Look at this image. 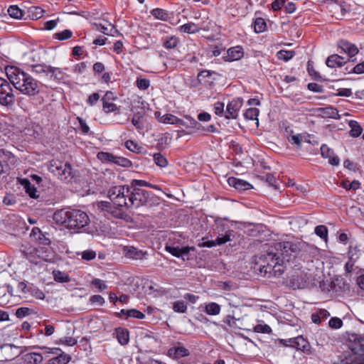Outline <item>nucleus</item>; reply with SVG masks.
Returning a JSON list of instances; mask_svg holds the SVG:
<instances>
[{
	"instance_id": "59",
	"label": "nucleus",
	"mask_w": 364,
	"mask_h": 364,
	"mask_svg": "<svg viewBox=\"0 0 364 364\" xmlns=\"http://www.w3.org/2000/svg\"><path fill=\"white\" fill-rule=\"evenodd\" d=\"M36 348L41 349V350H44L46 351V353H47L55 354L58 355L60 354V353H63L61 349L59 348H48L46 346H37Z\"/></svg>"
},
{
	"instance_id": "60",
	"label": "nucleus",
	"mask_w": 364,
	"mask_h": 364,
	"mask_svg": "<svg viewBox=\"0 0 364 364\" xmlns=\"http://www.w3.org/2000/svg\"><path fill=\"white\" fill-rule=\"evenodd\" d=\"M90 301L93 304H97L100 306H102L105 301V299L100 295H93L90 299Z\"/></svg>"
},
{
	"instance_id": "56",
	"label": "nucleus",
	"mask_w": 364,
	"mask_h": 364,
	"mask_svg": "<svg viewBox=\"0 0 364 364\" xmlns=\"http://www.w3.org/2000/svg\"><path fill=\"white\" fill-rule=\"evenodd\" d=\"M77 342V340L73 337H63L59 341V343L68 346H73L75 345Z\"/></svg>"
},
{
	"instance_id": "48",
	"label": "nucleus",
	"mask_w": 364,
	"mask_h": 364,
	"mask_svg": "<svg viewBox=\"0 0 364 364\" xmlns=\"http://www.w3.org/2000/svg\"><path fill=\"white\" fill-rule=\"evenodd\" d=\"M315 233L322 239H326L328 235L327 228L324 225H318L315 228Z\"/></svg>"
},
{
	"instance_id": "21",
	"label": "nucleus",
	"mask_w": 364,
	"mask_h": 364,
	"mask_svg": "<svg viewBox=\"0 0 364 364\" xmlns=\"http://www.w3.org/2000/svg\"><path fill=\"white\" fill-rule=\"evenodd\" d=\"M230 240V235L225 234L221 237H218L215 240H210L203 242L200 247H212L215 245H220Z\"/></svg>"
},
{
	"instance_id": "57",
	"label": "nucleus",
	"mask_w": 364,
	"mask_h": 364,
	"mask_svg": "<svg viewBox=\"0 0 364 364\" xmlns=\"http://www.w3.org/2000/svg\"><path fill=\"white\" fill-rule=\"evenodd\" d=\"M137 87L140 90H146L150 85V81L145 78L137 79L136 80Z\"/></svg>"
},
{
	"instance_id": "23",
	"label": "nucleus",
	"mask_w": 364,
	"mask_h": 364,
	"mask_svg": "<svg viewBox=\"0 0 364 364\" xmlns=\"http://www.w3.org/2000/svg\"><path fill=\"white\" fill-rule=\"evenodd\" d=\"M21 184L23 186L26 193L32 198H37V190L33 185L31 183L29 180L23 178L21 181Z\"/></svg>"
},
{
	"instance_id": "18",
	"label": "nucleus",
	"mask_w": 364,
	"mask_h": 364,
	"mask_svg": "<svg viewBox=\"0 0 364 364\" xmlns=\"http://www.w3.org/2000/svg\"><path fill=\"white\" fill-rule=\"evenodd\" d=\"M346 61L344 58L337 54H333L329 55L326 61V64L328 67L331 68H340L343 66Z\"/></svg>"
},
{
	"instance_id": "3",
	"label": "nucleus",
	"mask_w": 364,
	"mask_h": 364,
	"mask_svg": "<svg viewBox=\"0 0 364 364\" xmlns=\"http://www.w3.org/2000/svg\"><path fill=\"white\" fill-rule=\"evenodd\" d=\"M53 218L56 223L64 225L70 229L82 228L90 222L85 212L72 208H63L55 211Z\"/></svg>"
},
{
	"instance_id": "20",
	"label": "nucleus",
	"mask_w": 364,
	"mask_h": 364,
	"mask_svg": "<svg viewBox=\"0 0 364 364\" xmlns=\"http://www.w3.org/2000/svg\"><path fill=\"white\" fill-rule=\"evenodd\" d=\"M49 74L51 79L57 81L64 80L68 77L63 69L52 66H50Z\"/></svg>"
},
{
	"instance_id": "27",
	"label": "nucleus",
	"mask_w": 364,
	"mask_h": 364,
	"mask_svg": "<svg viewBox=\"0 0 364 364\" xmlns=\"http://www.w3.org/2000/svg\"><path fill=\"white\" fill-rule=\"evenodd\" d=\"M144 113L137 112H135L132 119V124L138 129L141 130L144 129L143 122Z\"/></svg>"
},
{
	"instance_id": "51",
	"label": "nucleus",
	"mask_w": 364,
	"mask_h": 364,
	"mask_svg": "<svg viewBox=\"0 0 364 364\" xmlns=\"http://www.w3.org/2000/svg\"><path fill=\"white\" fill-rule=\"evenodd\" d=\"M225 105L223 102H217L214 104V112L215 114L218 116H224L225 117V110H224Z\"/></svg>"
},
{
	"instance_id": "9",
	"label": "nucleus",
	"mask_w": 364,
	"mask_h": 364,
	"mask_svg": "<svg viewBox=\"0 0 364 364\" xmlns=\"http://www.w3.org/2000/svg\"><path fill=\"white\" fill-rule=\"evenodd\" d=\"M285 345L296 348L306 355H313L314 353L309 343L303 336H298L285 341Z\"/></svg>"
},
{
	"instance_id": "36",
	"label": "nucleus",
	"mask_w": 364,
	"mask_h": 364,
	"mask_svg": "<svg viewBox=\"0 0 364 364\" xmlns=\"http://www.w3.org/2000/svg\"><path fill=\"white\" fill-rule=\"evenodd\" d=\"M8 14L11 17L16 19H20L23 16V11L16 5L9 6Z\"/></svg>"
},
{
	"instance_id": "39",
	"label": "nucleus",
	"mask_w": 364,
	"mask_h": 364,
	"mask_svg": "<svg viewBox=\"0 0 364 364\" xmlns=\"http://www.w3.org/2000/svg\"><path fill=\"white\" fill-rule=\"evenodd\" d=\"M341 186L342 188L348 191L357 190L360 188V183L357 180H354L351 183H350L348 181H343Z\"/></svg>"
},
{
	"instance_id": "41",
	"label": "nucleus",
	"mask_w": 364,
	"mask_h": 364,
	"mask_svg": "<svg viewBox=\"0 0 364 364\" xmlns=\"http://www.w3.org/2000/svg\"><path fill=\"white\" fill-rule=\"evenodd\" d=\"M259 109L255 107H251L246 110L244 114L245 119L249 120H257V117L259 115Z\"/></svg>"
},
{
	"instance_id": "11",
	"label": "nucleus",
	"mask_w": 364,
	"mask_h": 364,
	"mask_svg": "<svg viewBox=\"0 0 364 364\" xmlns=\"http://www.w3.org/2000/svg\"><path fill=\"white\" fill-rule=\"evenodd\" d=\"M190 354V350L180 342H176L168 350L167 352V355L176 360H178L182 358L188 357Z\"/></svg>"
},
{
	"instance_id": "7",
	"label": "nucleus",
	"mask_w": 364,
	"mask_h": 364,
	"mask_svg": "<svg viewBox=\"0 0 364 364\" xmlns=\"http://www.w3.org/2000/svg\"><path fill=\"white\" fill-rule=\"evenodd\" d=\"M10 81L0 77V105L5 107H11L15 102V96Z\"/></svg>"
},
{
	"instance_id": "17",
	"label": "nucleus",
	"mask_w": 364,
	"mask_h": 364,
	"mask_svg": "<svg viewBox=\"0 0 364 364\" xmlns=\"http://www.w3.org/2000/svg\"><path fill=\"white\" fill-rule=\"evenodd\" d=\"M228 183L230 186H232L239 191L249 190L252 188V185L248 182L235 177H230L228 179Z\"/></svg>"
},
{
	"instance_id": "50",
	"label": "nucleus",
	"mask_w": 364,
	"mask_h": 364,
	"mask_svg": "<svg viewBox=\"0 0 364 364\" xmlns=\"http://www.w3.org/2000/svg\"><path fill=\"white\" fill-rule=\"evenodd\" d=\"M72 36V32L70 30H64L61 32L55 33V37L58 40L63 41L70 38Z\"/></svg>"
},
{
	"instance_id": "52",
	"label": "nucleus",
	"mask_w": 364,
	"mask_h": 364,
	"mask_svg": "<svg viewBox=\"0 0 364 364\" xmlns=\"http://www.w3.org/2000/svg\"><path fill=\"white\" fill-rule=\"evenodd\" d=\"M96 252L91 250L83 251L81 253L82 259L86 261L94 259L96 257Z\"/></svg>"
},
{
	"instance_id": "64",
	"label": "nucleus",
	"mask_w": 364,
	"mask_h": 364,
	"mask_svg": "<svg viewBox=\"0 0 364 364\" xmlns=\"http://www.w3.org/2000/svg\"><path fill=\"white\" fill-rule=\"evenodd\" d=\"M353 73H355L356 74L364 73V61L356 65L353 68Z\"/></svg>"
},
{
	"instance_id": "16",
	"label": "nucleus",
	"mask_w": 364,
	"mask_h": 364,
	"mask_svg": "<svg viewBox=\"0 0 364 364\" xmlns=\"http://www.w3.org/2000/svg\"><path fill=\"white\" fill-rule=\"evenodd\" d=\"M165 250L171 254L173 256H175L176 257H180L183 255H187L191 250H194V247H173L171 245H166L165 247Z\"/></svg>"
},
{
	"instance_id": "54",
	"label": "nucleus",
	"mask_w": 364,
	"mask_h": 364,
	"mask_svg": "<svg viewBox=\"0 0 364 364\" xmlns=\"http://www.w3.org/2000/svg\"><path fill=\"white\" fill-rule=\"evenodd\" d=\"M91 284L97 288L99 291H103L107 288V285L105 282L97 278L92 279Z\"/></svg>"
},
{
	"instance_id": "47",
	"label": "nucleus",
	"mask_w": 364,
	"mask_h": 364,
	"mask_svg": "<svg viewBox=\"0 0 364 364\" xmlns=\"http://www.w3.org/2000/svg\"><path fill=\"white\" fill-rule=\"evenodd\" d=\"M126 316L127 317H133L139 319H142L145 317L142 312L134 309L127 310L126 311Z\"/></svg>"
},
{
	"instance_id": "6",
	"label": "nucleus",
	"mask_w": 364,
	"mask_h": 364,
	"mask_svg": "<svg viewBox=\"0 0 364 364\" xmlns=\"http://www.w3.org/2000/svg\"><path fill=\"white\" fill-rule=\"evenodd\" d=\"M130 188L129 209L137 208L145 205L150 197V193L139 187Z\"/></svg>"
},
{
	"instance_id": "34",
	"label": "nucleus",
	"mask_w": 364,
	"mask_h": 364,
	"mask_svg": "<svg viewBox=\"0 0 364 364\" xmlns=\"http://www.w3.org/2000/svg\"><path fill=\"white\" fill-rule=\"evenodd\" d=\"M97 206L102 211H107L112 215V211L115 209L111 201H100L97 203Z\"/></svg>"
},
{
	"instance_id": "30",
	"label": "nucleus",
	"mask_w": 364,
	"mask_h": 364,
	"mask_svg": "<svg viewBox=\"0 0 364 364\" xmlns=\"http://www.w3.org/2000/svg\"><path fill=\"white\" fill-rule=\"evenodd\" d=\"M53 275L57 282L66 283L70 281V277L67 273L59 270H53Z\"/></svg>"
},
{
	"instance_id": "45",
	"label": "nucleus",
	"mask_w": 364,
	"mask_h": 364,
	"mask_svg": "<svg viewBox=\"0 0 364 364\" xmlns=\"http://www.w3.org/2000/svg\"><path fill=\"white\" fill-rule=\"evenodd\" d=\"M173 310L178 313H185L187 310V306L184 301H177L173 304Z\"/></svg>"
},
{
	"instance_id": "37",
	"label": "nucleus",
	"mask_w": 364,
	"mask_h": 364,
	"mask_svg": "<svg viewBox=\"0 0 364 364\" xmlns=\"http://www.w3.org/2000/svg\"><path fill=\"white\" fill-rule=\"evenodd\" d=\"M50 65H47L46 64H37L32 65V71L37 74L45 73L46 75L49 74L50 72Z\"/></svg>"
},
{
	"instance_id": "2",
	"label": "nucleus",
	"mask_w": 364,
	"mask_h": 364,
	"mask_svg": "<svg viewBox=\"0 0 364 364\" xmlns=\"http://www.w3.org/2000/svg\"><path fill=\"white\" fill-rule=\"evenodd\" d=\"M5 72L11 85L22 95L33 97L39 94L41 83L22 69L16 66H7Z\"/></svg>"
},
{
	"instance_id": "5",
	"label": "nucleus",
	"mask_w": 364,
	"mask_h": 364,
	"mask_svg": "<svg viewBox=\"0 0 364 364\" xmlns=\"http://www.w3.org/2000/svg\"><path fill=\"white\" fill-rule=\"evenodd\" d=\"M49 171L65 182H70L74 177L73 168L69 163H63L57 159L50 161Z\"/></svg>"
},
{
	"instance_id": "31",
	"label": "nucleus",
	"mask_w": 364,
	"mask_h": 364,
	"mask_svg": "<svg viewBox=\"0 0 364 364\" xmlns=\"http://www.w3.org/2000/svg\"><path fill=\"white\" fill-rule=\"evenodd\" d=\"M321 113L323 116L326 117H330L333 119H340L338 110L332 107H328L322 109Z\"/></svg>"
},
{
	"instance_id": "22",
	"label": "nucleus",
	"mask_w": 364,
	"mask_h": 364,
	"mask_svg": "<svg viewBox=\"0 0 364 364\" xmlns=\"http://www.w3.org/2000/svg\"><path fill=\"white\" fill-rule=\"evenodd\" d=\"M125 251L126 257L134 259H141L146 255V252H144L134 247H127Z\"/></svg>"
},
{
	"instance_id": "19",
	"label": "nucleus",
	"mask_w": 364,
	"mask_h": 364,
	"mask_svg": "<svg viewBox=\"0 0 364 364\" xmlns=\"http://www.w3.org/2000/svg\"><path fill=\"white\" fill-rule=\"evenodd\" d=\"M95 25L98 31H100L105 35L114 36L118 33V31L112 23H108V26H106L105 24H102L101 23H95Z\"/></svg>"
},
{
	"instance_id": "4",
	"label": "nucleus",
	"mask_w": 364,
	"mask_h": 364,
	"mask_svg": "<svg viewBox=\"0 0 364 364\" xmlns=\"http://www.w3.org/2000/svg\"><path fill=\"white\" fill-rule=\"evenodd\" d=\"M129 186H114L109 188L107 196L113 203L115 209L112 211V216L116 218H124L126 215L124 209L129 210Z\"/></svg>"
},
{
	"instance_id": "62",
	"label": "nucleus",
	"mask_w": 364,
	"mask_h": 364,
	"mask_svg": "<svg viewBox=\"0 0 364 364\" xmlns=\"http://www.w3.org/2000/svg\"><path fill=\"white\" fill-rule=\"evenodd\" d=\"M308 89L315 92H321L323 91V87L315 82H311L308 85Z\"/></svg>"
},
{
	"instance_id": "28",
	"label": "nucleus",
	"mask_w": 364,
	"mask_h": 364,
	"mask_svg": "<svg viewBox=\"0 0 364 364\" xmlns=\"http://www.w3.org/2000/svg\"><path fill=\"white\" fill-rule=\"evenodd\" d=\"M348 124L350 127V135L351 136L358 137L361 134L363 129L358 122L355 120H350Z\"/></svg>"
},
{
	"instance_id": "44",
	"label": "nucleus",
	"mask_w": 364,
	"mask_h": 364,
	"mask_svg": "<svg viewBox=\"0 0 364 364\" xmlns=\"http://www.w3.org/2000/svg\"><path fill=\"white\" fill-rule=\"evenodd\" d=\"M103 110L106 113L116 112L119 113V109L112 102H103Z\"/></svg>"
},
{
	"instance_id": "10",
	"label": "nucleus",
	"mask_w": 364,
	"mask_h": 364,
	"mask_svg": "<svg viewBox=\"0 0 364 364\" xmlns=\"http://www.w3.org/2000/svg\"><path fill=\"white\" fill-rule=\"evenodd\" d=\"M43 249H38L32 245H22L21 252L23 257L31 263L37 264L40 262L41 252Z\"/></svg>"
},
{
	"instance_id": "35",
	"label": "nucleus",
	"mask_w": 364,
	"mask_h": 364,
	"mask_svg": "<svg viewBox=\"0 0 364 364\" xmlns=\"http://www.w3.org/2000/svg\"><path fill=\"white\" fill-rule=\"evenodd\" d=\"M151 14L157 19L166 21L168 18V14L162 9H155L151 10Z\"/></svg>"
},
{
	"instance_id": "25",
	"label": "nucleus",
	"mask_w": 364,
	"mask_h": 364,
	"mask_svg": "<svg viewBox=\"0 0 364 364\" xmlns=\"http://www.w3.org/2000/svg\"><path fill=\"white\" fill-rule=\"evenodd\" d=\"M160 122L165 123V124H179L181 125L184 126L185 123L183 120L178 118L177 117L171 114H166L161 117L160 119Z\"/></svg>"
},
{
	"instance_id": "58",
	"label": "nucleus",
	"mask_w": 364,
	"mask_h": 364,
	"mask_svg": "<svg viewBox=\"0 0 364 364\" xmlns=\"http://www.w3.org/2000/svg\"><path fill=\"white\" fill-rule=\"evenodd\" d=\"M31 310L28 308L26 307H21L16 309V316L18 318H23L26 316H28L30 314Z\"/></svg>"
},
{
	"instance_id": "8",
	"label": "nucleus",
	"mask_w": 364,
	"mask_h": 364,
	"mask_svg": "<svg viewBox=\"0 0 364 364\" xmlns=\"http://www.w3.org/2000/svg\"><path fill=\"white\" fill-rule=\"evenodd\" d=\"M97 157L101 161L111 162L122 167H129L132 162L127 158L114 156L111 153L100 151L97 154Z\"/></svg>"
},
{
	"instance_id": "49",
	"label": "nucleus",
	"mask_w": 364,
	"mask_h": 364,
	"mask_svg": "<svg viewBox=\"0 0 364 364\" xmlns=\"http://www.w3.org/2000/svg\"><path fill=\"white\" fill-rule=\"evenodd\" d=\"M329 327L333 329H338L343 326V321L338 317H333L328 322Z\"/></svg>"
},
{
	"instance_id": "38",
	"label": "nucleus",
	"mask_w": 364,
	"mask_h": 364,
	"mask_svg": "<svg viewBox=\"0 0 364 364\" xmlns=\"http://www.w3.org/2000/svg\"><path fill=\"white\" fill-rule=\"evenodd\" d=\"M154 161L155 164L161 167L164 168L168 165V161L166 158L161 153H156L153 155Z\"/></svg>"
},
{
	"instance_id": "12",
	"label": "nucleus",
	"mask_w": 364,
	"mask_h": 364,
	"mask_svg": "<svg viewBox=\"0 0 364 364\" xmlns=\"http://www.w3.org/2000/svg\"><path fill=\"white\" fill-rule=\"evenodd\" d=\"M242 105V100L237 98L230 102L225 111V117L227 119H236L240 109Z\"/></svg>"
},
{
	"instance_id": "24",
	"label": "nucleus",
	"mask_w": 364,
	"mask_h": 364,
	"mask_svg": "<svg viewBox=\"0 0 364 364\" xmlns=\"http://www.w3.org/2000/svg\"><path fill=\"white\" fill-rule=\"evenodd\" d=\"M25 360L29 364H41L43 360L41 354L38 353H28L24 355Z\"/></svg>"
},
{
	"instance_id": "32",
	"label": "nucleus",
	"mask_w": 364,
	"mask_h": 364,
	"mask_svg": "<svg viewBox=\"0 0 364 364\" xmlns=\"http://www.w3.org/2000/svg\"><path fill=\"white\" fill-rule=\"evenodd\" d=\"M205 312L209 315L215 316L220 314V306L215 302H211L205 306Z\"/></svg>"
},
{
	"instance_id": "14",
	"label": "nucleus",
	"mask_w": 364,
	"mask_h": 364,
	"mask_svg": "<svg viewBox=\"0 0 364 364\" xmlns=\"http://www.w3.org/2000/svg\"><path fill=\"white\" fill-rule=\"evenodd\" d=\"M338 46L341 49V50L346 53L349 57H353L358 53V47L346 40H341L338 43Z\"/></svg>"
},
{
	"instance_id": "29",
	"label": "nucleus",
	"mask_w": 364,
	"mask_h": 364,
	"mask_svg": "<svg viewBox=\"0 0 364 364\" xmlns=\"http://www.w3.org/2000/svg\"><path fill=\"white\" fill-rule=\"evenodd\" d=\"M179 31L186 33H195L200 31V28L194 23L189 22L181 26Z\"/></svg>"
},
{
	"instance_id": "40",
	"label": "nucleus",
	"mask_w": 364,
	"mask_h": 364,
	"mask_svg": "<svg viewBox=\"0 0 364 364\" xmlns=\"http://www.w3.org/2000/svg\"><path fill=\"white\" fill-rule=\"evenodd\" d=\"M267 27L266 22L262 18H257L254 23V28L256 33H262L265 31Z\"/></svg>"
},
{
	"instance_id": "1",
	"label": "nucleus",
	"mask_w": 364,
	"mask_h": 364,
	"mask_svg": "<svg viewBox=\"0 0 364 364\" xmlns=\"http://www.w3.org/2000/svg\"><path fill=\"white\" fill-rule=\"evenodd\" d=\"M301 247L300 243L278 242L275 245L277 252L271 251L262 254L256 260L255 269L264 277H279L284 272V261L289 262L297 256H303Z\"/></svg>"
},
{
	"instance_id": "43",
	"label": "nucleus",
	"mask_w": 364,
	"mask_h": 364,
	"mask_svg": "<svg viewBox=\"0 0 364 364\" xmlns=\"http://www.w3.org/2000/svg\"><path fill=\"white\" fill-rule=\"evenodd\" d=\"M70 360V355L65 353H60L58 356L53 359V363H57L58 364H67Z\"/></svg>"
},
{
	"instance_id": "46",
	"label": "nucleus",
	"mask_w": 364,
	"mask_h": 364,
	"mask_svg": "<svg viewBox=\"0 0 364 364\" xmlns=\"http://www.w3.org/2000/svg\"><path fill=\"white\" fill-rule=\"evenodd\" d=\"M178 43V39L176 36L168 37L164 43L165 48L171 49L176 47Z\"/></svg>"
},
{
	"instance_id": "63",
	"label": "nucleus",
	"mask_w": 364,
	"mask_h": 364,
	"mask_svg": "<svg viewBox=\"0 0 364 364\" xmlns=\"http://www.w3.org/2000/svg\"><path fill=\"white\" fill-rule=\"evenodd\" d=\"M117 99L112 92L108 91L105 93L104 97H102V102H113Z\"/></svg>"
},
{
	"instance_id": "61",
	"label": "nucleus",
	"mask_w": 364,
	"mask_h": 364,
	"mask_svg": "<svg viewBox=\"0 0 364 364\" xmlns=\"http://www.w3.org/2000/svg\"><path fill=\"white\" fill-rule=\"evenodd\" d=\"M77 119L79 122L81 132L83 134H87L89 132V131H90V127H88V125L86 124V122L81 117H78L77 118Z\"/></svg>"
},
{
	"instance_id": "55",
	"label": "nucleus",
	"mask_w": 364,
	"mask_h": 364,
	"mask_svg": "<svg viewBox=\"0 0 364 364\" xmlns=\"http://www.w3.org/2000/svg\"><path fill=\"white\" fill-rule=\"evenodd\" d=\"M126 147L133 152H139L141 147L134 141L128 140L125 143Z\"/></svg>"
},
{
	"instance_id": "53",
	"label": "nucleus",
	"mask_w": 364,
	"mask_h": 364,
	"mask_svg": "<svg viewBox=\"0 0 364 364\" xmlns=\"http://www.w3.org/2000/svg\"><path fill=\"white\" fill-rule=\"evenodd\" d=\"M254 331L257 333H269L272 332V329L269 326L264 324H257L255 326Z\"/></svg>"
},
{
	"instance_id": "33",
	"label": "nucleus",
	"mask_w": 364,
	"mask_h": 364,
	"mask_svg": "<svg viewBox=\"0 0 364 364\" xmlns=\"http://www.w3.org/2000/svg\"><path fill=\"white\" fill-rule=\"evenodd\" d=\"M130 187L135 188V187H150L154 189H159L158 186L156 185L151 184L143 180H132L129 185Z\"/></svg>"
},
{
	"instance_id": "15",
	"label": "nucleus",
	"mask_w": 364,
	"mask_h": 364,
	"mask_svg": "<svg viewBox=\"0 0 364 364\" xmlns=\"http://www.w3.org/2000/svg\"><path fill=\"white\" fill-rule=\"evenodd\" d=\"M243 55V48L240 46H235L227 50V55L224 58L226 61H235L241 59Z\"/></svg>"
},
{
	"instance_id": "13",
	"label": "nucleus",
	"mask_w": 364,
	"mask_h": 364,
	"mask_svg": "<svg viewBox=\"0 0 364 364\" xmlns=\"http://www.w3.org/2000/svg\"><path fill=\"white\" fill-rule=\"evenodd\" d=\"M321 154L323 158L328 159V163L332 166H338L340 164L339 158L334 154L333 151L327 145L323 144L321 146Z\"/></svg>"
},
{
	"instance_id": "42",
	"label": "nucleus",
	"mask_w": 364,
	"mask_h": 364,
	"mask_svg": "<svg viewBox=\"0 0 364 364\" xmlns=\"http://www.w3.org/2000/svg\"><path fill=\"white\" fill-rule=\"evenodd\" d=\"M294 55V52L292 50H279L277 53V56L279 60L288 61L291 59Z\"/></svg>"
},
{
	"instance_id": "26",
	"label": "nucleus",
	"mask_w": 364,
	"mask_h": 364,
	"mask_svg": "<svg viewBox=\"0 0 364 364\" xmlns=\"http://www.w3.org/2000/svg\"><path fill=\"white\" fill-rule=\"evenodd\" d=\"M117 338L121 345H127L129 341V331L124 328L116 329Z\"/></svg>"
}]
</instances>
